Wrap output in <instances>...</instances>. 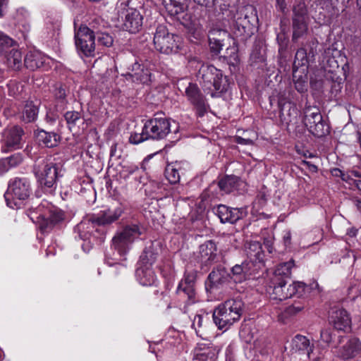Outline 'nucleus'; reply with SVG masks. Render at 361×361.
<instances>
[{"label": "nucleus", "mask_w": 361, "mask_h": 361, "mask_svg": "<svg viewBox=\"0 0 361 361\" xmlns=\"http://www.w3.org/2000/svg\"><path fill=\"white\" fill-rule=\"evenodd\" d=\"M353 182L357 188L361 191V180H353Z\"/></svg>", "instance_id": "nucleus-63"}, {"label": "nucleus", "mask_w": 361, "mask_h": 361, "mask_svg": "<svg viewBox=\"0 0 361 361\" xmlns=\"http://www.w3.org/2000/svg\"><path fill=\"white\" fill-rule=\"evenodd\" d=\"M143 227L140 224L125 226L118 231L112 238V246L121 255H125L132 243L142 234Z\"/></svg>", "instance_id": "nucleus-7"}, {"label": "nucleus", "mask_w": 361, "mask_h": 361, "mask_svg": "<svg viewBox=\"0 0 361 361\" xmlns=\"http://www.w3.org/2000/svg\"><path fill=\"white\" fill-rule=\"evenodd\" d=\"M2 63L12 70H19L23 64V55L16 48H9L0 55Z\"/></svg>", "instance_id": "nucleus-26"}, {"label": "nucleus", "mask_w": 361, "mask_h": 361, "mask_svg": "<svg viewBox=\"0 0 361 361\" xmlns=\"http://www.w3.org/2000/svg\"><path fill=\"white\" fill-rule=\"evenodd\" d=\"M214 209L222 224H233L247 215L244 208H232L224 204H219Z\"/></svg>", "instance_id": "nucleus-16"}, {"label": "nucleus", "mask_w": 361, "mask_h": 361, "mask_svg": "<svg viewBox=\"0 0 361 361\" xmlns=\"http://www.w3.org/2000/svg\"><path fill=\"white\" fill-rule=\"evenodd\" d=\"M165 176L171 184H176L180 181L179 171L174 165L170 164L166 167Z\"/></svg>", "instance_id": "nucleus-42"}, {"label": "nucleus", "mask_w": 361, "mask_h": 361, "mask_svg": "<svg viewBox=\"0 0 361 361\" xmlns=\"http://www.w3.org/2000/svg\"><path fill=\"white\" fill-rule=\"evenodd\" d=\"M33 173L41 187L53 188L59 177V168L47 159H38L34 164Z\"/></svg>", "instance_id": "nucleus-5"}, {"label": "nucleus", "mask_w": 361, "mask_h": 361, "mask_svg": "<svg viewBox=\"0 0 361 361\" xmlns=\"http://www.w3.org/2000/svg\"><path fill=\"white\" fill-rule=\"evenodd\" d=\"M97 42L99 44L109 47L113 44V38L108 33L102 32L97 35Z\"/></svg>", "instance_id": "nucleus-46"}, {"label": "nucleus", "mask_w": 361, "mask_h": 361, "mask_svg": "<svg viewBox=\"0 0 361 361\" xmlns=\"http://www.w3.org/2000/svg\"><path fill=\"white\" fill-rule=\"evenodd\" d=\"M8 0H0V18H2L7 9Z\"/></svg>", "instance_id": "nucleus-54"}, {"label": "nucleus", "mask_w": 361, "mask_h": 361, "mask_svg": "<svg viewBox=\"0 0 361 361\" xmlns=\"http://www.w3.org/2000/svg\"><path fill=\"white\" fill-rule=\"evenodd\" d=\"M239 178L235 176H226L221 178L218 183H212L208 188L209 192L212 194L213 197H218L219 193L215 192L216 189L219 188L220 195L228 194L236 190L238 185Z\"/></svg>", "instance_id": "nucleus-20"}, {"label": "nucleus", "mask_w": 361, "mask_h": 361, "mask_svg": "<svg viewBox=\"0 0 361 361\" xmlns=\"http://www.w3.org/2000/svg\"><path fill=\"white\" fill-rule=\"evenodd\" d=\"M331 173L332 176H335V177L341 178L342 176H344V172L338 168L333 169L331 171Z\"/></svg>", "instance_id": "nucleus-58"}, {"label": "nucleus", "mask_w": 361, "mask_h": 361, "mask_svg": "<svg viewBox=\"0 0 361 361\" xmlns=\"http://www.w3.org/2000/svg\"><path fill=\"white\" fill-rule=\"evenodd\" d=\"M305 302H295L291 305L286 307L284 311L281 312L279 315L280 319L284 321L286 319L298 314L305 308Z\"/></svg>", "instance_id": "nucleus-39"}, {"label": "nucleus", "mask_w": 361, "mask_h": 361, "mask_svg": "<svg viewBox=\"0 0 361 361\" xmlns=\"http://www.w3.org/2000/svg\"><path fill=\"white\" fill-rule=\"evenodd\" d=\"M92 30L85 25H81L75 33V42L77 49L85 56H93L95 44Z\"/></svg>", "instance_id": "nucleus-12"}, {"label": "nucleus", "mask_w": 361, "mask_h": 361, "mask_svg": "<svg viewBox=\"0 0 361 361\" xmlns=\"http://www.w3.org/2000/svg\"><path fill=\"white\" fill-rule=\"evenodd\" d=\"M135 275L137 281L143 286H157L158 283L157 277L151 267L141 265L137 269Z\"/></svg>", "instance_id": "nucleus-27"}, {"label": "nucleus", "mask_w": 361, "mask_h": 361, "mask_svg": "<svg viewBox=\"0 0 361 361\" xmlns=\"http://www.w3.org/2000/svg\"><path fill=\"white\" fill-rule=\"evenodd\" d=\"M329 321L338 331H345L350 328L351 323L348 313L343 308L333 309L330 313Z\"/></svg>", "instance_id": "nucleus-25"}, {"label": "nucleus", "mask_w": 361, "mask_h": 361, "mask_svg": "<svg viewBox=\"0 0 361 361\" xmlns=\"http://www.w3.org/2000/svg\"><path fill=\"white\" fill-rule=\"evenodd\" d=\"M13 40L4 32H0V55L11 47Z\"/></svg>", "instance_id": "nucleus-45"}, {"label": "nucleus", "mask_w": 361, "mask_h": 361, "mask_svg": "<svg viewBox=\"0 0 361 361\" xmlns=\"http://www.w3.org/2000/svg\"><path fill=\"white\" fill-rule=\"evenodd\" d=\"M303 123L314 136L322 137L329 133V125L323 120L319 109L307 106L304 110Z\"/></svg>", "instance_id": "nucleus-9"}, {"label": "nucleus", "mask_w": 361, "mask_h": 361, "mask_svg": "<svg viewBox=\"0 0 361 361\" xmlns=\"http://www.w3.org/2000/svg\"><path fill=\"white\" fill-rule=\"evenodd\" d=\"M47 58L38 51H30L25 56L24 64L31 71H35L43 66Z\"/></svg>", "instance_id": "nucleus-30"}, {"label": "nucleus", "mask_w": 361, "mask_h": 361, "mask_svg": "<svg viewBox=\"0 0 361 361\" xmlns=\"http://www.w3.org/2000/svg\"><path fill=\"white\" fill-rule=\"evenodd\" d=\"M152 66H153V64L148 61L142 63L136 61L132 65L131 71L137 80L143 84H147L152 80Z\"/></svg>", "instance_id": "nucleus-24"}, {"label": "nucleus", "mask_w": 361, "mask_h": 361, "mask_svg": "<svg viewBox=\"0 0 361 361\" xmlns=\"http://www.w3.org/2000/svg\"><path fill=\"white\" fill-rule=\"evenodd\" d=\"M145 124L146 134H148L150 140H160L164 139L172 131L171 121L164 115L155 114Z\"/></svg>", "instance_id": "nucleus-10"}, {"label": "nucleus", "mask_w": 361, "mask_h": 361, "mask_svg": "<svg viewBox=\"0 0 361 361\" xmlns=\"http://www.w3.org/2000/svg\"><path fill=\"white\" fill-rule=\"evenodd\" d=\"M11 169L6 158L0 159V175L7 172Z\"/></svg>", "instance_id": "nucleus-52"}, {"label": "nucleus", "mask_w": 361, "mask_h": 361, "mask_svg": "<svg viewBox=\"0 0 361 361\" xmlns=\"http://www.w3.org/2000/svg\"><path fill=\"white\" fill-rule=\"evenodd\" d=\"M197 78L204 90L210 92L212 97H220L222 93L227 92L230 86L227 77L212 65H202Z\"/></svg>", "instance_id": "nucleus-3"}, {"label": "nucleus", "mask_w": 361, "mask_h": 361, "mask_svg": "<svg viewBox=\"0 0 361 361\" xmlns=\"http://www.w3.org/2000/svg\"><path fill=\"white\" fill-rule=\"evenodd\" d=\"M64 118L68 125V128L72 130L74 129L81 121V114L78 111H68L64 114Z\"/></svg>", "instance_id": "nucleus-40"}, {"label": "nucleus", "mask_w": 361, "mask_h": 361, "mask_svg": "<svg viewBox=\"0 0 361 361\" xmlns=\"http://www.w3.org/2000/svg\"><path fill=\"white\" fill-rule=\"evenodd\" d=\"M291 240V234L290 231H287L283 235V241L286 245H288L290 243Z\"/></svg>", "instance_id": "nucleus-60"}, {"label": "nucleus", "mask_w": 361, "mask_h": 361, "mask_svg": "<svg viewBox=\"0 0 361 361\" xmlns=\"http://www.w3.org/2000/svg\"><path fill=\"white\" fill-rule=\"evenodd\" d=\"M295 87L299 92H304L307 90V85L305 81L302 80H298L295 82Z\"/></svg>", "instance_id": "nucleus-53"}, {"label": "nucleus", "mask_w": 361, "mask_h": 361, "mask_svg": "<svg viewBox=\"0 0 361 361\" xmlns=\"http://www.w3.org/2000/svg\"><path fill=\"white\" fill-rule=\"evenodd\" d=\"M140 172L139 166L135 164H129L123 166V173L125 178H128L131 175L140 173Z\"/></svg>", "instance_id": "nucleus-48"}, {"label": "nucleus", "mask_w": 361, "mask_h": 361, "mask_svg": "<svg viewBox=\"0 0 361 361\" xmlns=\"http://www.w3.org/2000/svg\"><path fill=\"white\" fill-rule=\"evenodd\" d=\"M216 257L217 246L213 240H207L200 245L196 259L202 269L214 263Z\"/></svg>", "instance_id": "nucleus-18"}, {"label": "nucleus", "mask_w": 361, "mask_h": 361, "mask_svg": "<svg viewBox=\"0 0 361 361\" xmlns=\"http://www.w3.org/2000/svg\"><path fill=\"white\" fill-rule=\"evenodd\" d=\"M221 34L226 35L227 33L225 30H212L209 32V47L212 51L216 54L220 52L223 47L221 39L217 38V35H221Z\"/></svg>", "instance_id": "nucleus-35"}, {"label": "nucleus", "mask_w": 361, "mask_h": 361, "mask_svg": "<svg viewBox=\"0 0 361 361\" xmlns=\"http://www.w3.org/2000/svg\"><path fill=\"white\" fill-rule=\"evenodd\" d=\"M24 131L21 127L14 126L4 130L1 139V150L8 152L22 147Z\"/></svg>", "instance_id": "nucleus-13"}, {"label": "nucleus", "mask_w": 361, "mask_h": 361, "mask_svg": "<svg viewBox=\"0 0 361 361\" xmlns=\"http://www.w3.org/2000/svg\"><path fill=\"white\" fill-rule=\"evenodd\" d=\"M159 253L154 247V246H149L144 250L140 256V262L142 266L151 267L157 260Z\"/></svg>", "instance_id": "nucleus-38"}, {"label": "nucleus", "mask_w": 361, "mask_h": 361, "mask_svg": "<svg viewBox=\"0 0 361 361\" xmlns=\"http://www.w3.org/2000/svg\"><path fill=\"white\" fill-rule=\"evenodd\" d=\"M9 162L11 168H15L19 166L23 161V156L21 153H16L8 157H6Z\"/></svg>", "instance_id": "nucleus-47"}, {"label": "nucleus", "mask_w": 361, "mask_h": 361, "mask_svg": "<svg viewBox=\"0 0 361 361\" xmlns=\"http://www.w3.org/2000/svg\"><path fill=\"white\" fill-rule=\"evenodd\" d=\"M235 141L238 144L244 145H252L253 143L252 140L243 138L240 136L236 137Z\"/></svg>", "instance_id": "nucleus-55"}, {"label": "nucleus", "mask_w": 361, "mask_h": 361, "mask_svg": "<svg viewBox=\"0 0 361 361\" xmlns=\"http://www.w3.org/2000/svg\"><path fill=\"white\" fill-rule=\"evenodd\" d=\"M163 4L168 15L172 18L179 21L185 26H188L192 23L191 16L186 13L187 6L185 2Z\"/></svg>", "instance_id": "nucleus-19"}, {"label": "nucleus", "mask_w": 361, "mask_h": 361, "mask_svg": "<svg viewBox=\"0 0 361 361\" xmlns=\"http://www.w3.org/2000/svg\"><path fill=\"white\" fill-rule=\"evenodd\" d=\"M247 254L250 257L261 260L263 257V250L261 243L258 241H252L248 243Z\"/></svg>", "instance_id": "nucleus-41"}, {"label": "nucleus", "mask_w": 361, "mask_h": 361, "mask_svg": "<svg viewBox=\"0 0 361 361\" xmlns=\"http://www.w3.org/2000/svg\"><path fill=\"white\" fill-rule=\"evenodd\" d=\"M219 346L209 341L197 343L192 350V361H216Z\"/></svg>", "instance_id": "nucleus-14"}, {"label": "nucleus", "mask_w": 361, "mask_h": 361, "mask_svg": "<svg viewBox=\"0 0 361 361\" xmlns=\"http://www.w3.org/2000/svg\"><path fill=\"white\" fill-rule=\"evenodd\" d=\"M116 148H117V144H114L111 145V150H110V156L111 157H120L119 154H116Z\"/></svg>", "instance_id": "nucleus-59"}, {"label": "nucleus", "mask_w": 361, "mask_h": 361, "mask_svg": "<svg viewBox=\"0 0 361 361\" xmlns=\"http://www.w3.org/2000/svg\"><path fill=\"white\" fill-rule=\"evenodd\" d=\"M293 19L307 20V9L304 3L300 2L293 7Z\"/></svg>", "instance_id": "nucleus-44"}, {"label": "nucleus", "mask_w": 361, "mask_h": 361, "mask_svg": "<svg viewBox=\"0 0 361 361\" xmlns=\"http://www.w3.org/2000/svg\"><path fill=\"white\" fill-rule=\"evenodd\" d=\"M233 26L238 32L240 35L247 32V30L250 27V17L247 15V8H242L237 10L233 16Z\"/></svg>", "instance_id": "nucleus-28"}, {"label": "nucleus", "mask_w": 361, "mask_h": 361, "mask_svg": "<svg viewBox=\"0 0 361 361\" xmlns=\"http://www.w3.org/2000/svg\"><path fill=\"white\" fill-rule=\"evenodd\" d=\"M156 50L164 54H176L180 49L178 36L169 32L166 26L159 25L156 29L153 39Z\"/></svg>", "instance_id": "nucleus-8"}, {"label": "nucleus", "mask_w": 361, "mask_h": 361, "mask_svg": "<svg viewBox=\"0 0 361 361\" xmlns=\"http://www.w3.org/2000/svg\"><path fill=\"white\" fill-rule=\"evenodd\" d=\"M30 184L27 178H16L10 181L4 196L7 202L9 196H12L13 199L23 200L30 196Z\"/></svg>", "instance_id": "nucleus-15"}, {"label": "nucleus", "mask_w": 361, "mask_h": 361, "mask_svg": "<svg viewBox=\"0 0 361 361\" xmlns=\"http://www.w3.org/2000/svg\"><path fill=\"white\" fill-rule=\"evenodd\" d=\"M142 25V16L140 11L133 8L126 9L123 28L130 33H135Z\"/></svg>", "instance_id": "nucleus-22"}, {"label": "nucleus", "mask_w": 361, "mask_h": 361, "mask_svg": "<svg viewBox=\"0 0 361 361\" xmlns=\"http://www.w3.org/2000/svg\"><path fill=\"white\" fill-rule=\"evenodd\" d=\"M143 227L140 224L125 226L118 231L112 238V246L121 255H125L132 243L142 234Z\"/></svg>", "instance_id": "nucleus-6"}, {"label": "nucleus", "mask_w": 361, "mask_h": 361, "mask_svg": "<svg viewBox=\"0 0 361 361\" xmlns=\"http://www.w3.org/2000/svg\"><path fill=\"white\" fill-rule=\"evenodd\" d=\"M361 352V342L357 338H347V341L338 349L337 355L343 360L355 357Z\"/></svg>", "instance_id": "nucleus-23"}, {"label": "nucleus", "mask_w": 361, "mask_h": 361, "mask_svg": "<svg viewBox=\"0 0 361 361\" xmlns=\"http://www.w3.org/2000/svg\"><path fill=\"white\" fill-rule=\"evenodd\" d=\"M38 106L32 101L27 102L23 111L22 119L26 123L34 121L39 112Z\"/></svg>", "instance_id": "nucleus-37"}, {"label": "nucleus", "mask_w": 361, "mask_h": 361, "mask_svg": "<svg viewBox=\"0 0 361 361\" xmlns=\"http://www.w3.org/2000/svg\"><path fill=\"white\" fill-rule=\"evenodd\" d=\"M318 42L315 39H312L308 43L309 49L305 47L300 48L295 56L294 66H307L310 61L314 59L317 51Z\"/></svg>", "instance_id": "nucleus-21"}, {"label": "nucleus", "mask_w": 361, "mask_h": 361, "mask_svg": "<svg viewBox=\"0 0 361 361\" xmlns=\"http://www.w3.org/2000/svg\"><path fill=\"white\" fill-rule=\"evenodd\" d=\"M150 140L148 134H146L145 124L142 127V132L140 133H133L129 137V142L133 145H138L145 140Z\"/></svg>", "instance_id": "nucleus-43"}, {"label": "nucleus", "mask_w": 361, "mask_h": 361, "mask_svg": "<svg viewBox=\"0 0 361 361\" xmlns=\"http://www.w3.org/2000/svg\"><path fill=\"white\" fill-rule=\"evenodd\" d=\"M355 205H356L357 210L361 212V200H356Z\"/></svg>", "instance_id": "nucleus-64"}, {"label": "nucleus", "mask_w": 361, "mask_h": 361, "mask_svg": "<svg viewBox=\"0 0 361 361\" xmlns=\"http://www.w3.org/2000/svg\"><path fill=\"white\" fill-rule=\"evenodd\" d=\"M320 338L322 341L327 344L331 343L332 340V333L331 329H323L320 333Z\"/></svg>", "instance_id": "nucleus-51"}, {"label": "nucleus", "mask_w": 361, "mask_h": 361, "mask_svg": "<svg viewBox=\"0 0 361 361\" xmlns=\"http://www.w3.org/2000/svg\"><path fill=\"white\" fill-rule=\"evenodd\" d=\"M36 136L39 142L47 147H56L60 141V135L54 132L41 130L37 132Z\"/></svg>", "instance_id": "nucleus-32"}, {"label": "nucleus", "mask_w": 361, "mask_h": 361, "mask_svg": "<svg viewBox=\"0 0 361 361\" xmlns=\"http://www.w3.org/2000/svg\"><path fill=\"white\" fill-rule=\"evenodd\" d=\"M276 7L279 8V9L281 12H284L286 8V4L285 0H276Z\"/></svg>", "instance_id": "nucleus-57"}, {"label": "nucleus", "mask_w": 361, "mask_h": 361, "mask_svg": "<svg viewBox=\"0 0 361 361\" xmlns=\"http://www.w3.org/2000/svg\"><path fill=\"white\" fill-rule=\"evenodd\" d=\"M290 350L293 353H306L310 355L312 351L309 339L302 335H296L291 341Z\"/></svg>", "instance_id": "nucleus-31"}, {"label": "nucleus", "mask_w": 361, "mask_h": 361, "mask_svg": "<svg viewBox=\"0 0 361 361\" xmlns=\"http://www.w3.org/2000/svg\"><path fill=\"white\" fill-rule=\"evenodd\" d=\"M195 3L201 6H204L205 8L209 7L214 0H193Z\"/></svg>", "instance_id": "nucleus-56"}, {"label": "nucleus", "mask_w": 361, "mask_h": 361, "mask_svg": "<svg viewBox=\"0 0 361 361\" xmlns=\"http://www.w3.org/2000/svg\"><path fill=\"white\" fill-rule=\"evenodd\" d=\"M308 31L307 20L293 19V35L292 41L297 42L299 39L304 37Z\"/></svg>", "instance_id": "nucleus-34"}, {"label": "nucleus", "mask_w": 361, "mask_h": 361, "mask_svg": "<svg viewBox=\"0 0 361 361\" xmlns=\"http://www.w3.org/2000/svg\"><path fill=\"white\" fill-rule=\"evenodd\" d=\"M264 244V246L267 248L269 252L271 253L272 252V250H273L271 241V240H265Z\"/></svg>", "instance_id": "nucleus-62"}, {"label": "nucleus", "mask_w": 361, "mask_h": 361, "mask_svg": "<svg viewBox=\"0 0 361 361\" xmlns=\"http://www.w3.org/2000/svg\"><path fill=\"white\" fill-rule=\"evenodd\" d=\"M243 303L240 300L231 299L225 301L216 308L213 319L219 329H228L238 321L243 311Z\"/></svg>", "instance_id": "nucleus-4"}, {"label": "nucleus", "mask_w": 361, "mask_h": 361, "mask_svg": "<svg viewBox=\"0 0 361 361\" xmlns=\"http://www.w3.org/2000/svg\"><path fill=\"white\" fill-rule=\"evenodd\" d=\"M203 317L200 314L195 315L193 319L192 326L195 329L197 335H199L201 332V329L203 326Z\"/></svg>", "instance_id": "nucleus-49"}, {"label": "nucleus", "mask_w": 361, "mask_h": 361, "mask_svg": "<svg viewBox=\"0 0 361 361\" xmlns=\"http://www.w3.org/2000/svg\"><path fill=\"white\" fill-rule=\"evenodd\" d=\"M66 87L63 85H59L56 87L54 95L57 99L64 102L66 101Z\"/></svg>", "instance_id": "nucleus-50"}, {"label": "nucleus", "mask_w": 361, "mask_h": 361, "mask_svg": "<svg viewBox=\"0 0 361 361\" xmlns=\"http://www.w3.org/2000/svg\"><path fill=\"white\" fill-rule=\"evenodd\" d=\"M125 207L121 203H116L101 211L98 214H93L78 224L74 231L78 238L84 241L88 240L92 233V229L97 226L109 225L116 221L123 214Z\"/></svg>", "instance_id": "nucleus-2"}, {"label": "nucleus", "mask_w": 361, "mask_h": 361, "mask_svg": "<svg viewBox=\"0 0 361 361\" xmlns=\"http://www.w3.org/2000/svg\"><path fill=\"white\" fill-rule=\"evenodd\" d=\"M196 278L195 271H185L177 287L176 294L186 305H192L198 301L195 287Z\"/></svg>", "instance_id": "nucleus-11"}, {"label": "nucleus", "mask_w": 361, "mask_h": 361, "mask_svg": "<svg viewBox=\"0 0 361 361\" xmlns=\"http://www.w3.org/2000/svg\"><path fill=\"white\" fill-rule=\"evenodd\" d=\"M293 267L294 261L290 260L279 264L275 269L270 283L267 288V292L271 300L281 301L295 295L302 297L306 291L310 289L317 290V293L322 291L316 281L312 282L310 286L302 282H294L287 286L288 281L291 275V269Z\"/></svg>", "instance_id": "nucleus-1"}, {"label": "nucleus", "mask_w": 361, "mask_h": 361, "mask_svg": "<svg viewBox=\"0 0 361 361\" xmlns=\"http://www.w3.org/2000/svg\"><path fill=\"white\" fill-rule=\"evenodd\" d=\"M64 217L65 214L62 210L52 207L47 214L42 215L44 222L42 224V228L45 230L51 228L54 225L63 221Z\"/></svg>", "instance_id": "nucleus-29"}, {"label": "nucleus", "mask_w": 361, "mask_h": 361, "mask_svg": "<svg viewBox=\"0 0 361 361\" xmlns=\"http://www.w3.org/2000/svg\"><path fill=\"white\" fill-rule=\"evenodd\" d=\"M228 279V274L224 268L218 267L214 269L208 276L209 288H218L219 286L224 283Z\"/></svg>", "instance_id": "nucleus-33"}, {"label": "nucleus", "mask_w": 361, "mask_h": 361, "mask_svg": "<svg viewBox=\"0 0 361 361\" xmlns=\"http://www.w3.org/2000/svg\"><path fill=\"white\" fill-rule=\"evenodd\" d=\"M185 95L190 104L195 108L198 116H204L208 105L198 86L195 83L189 82L185 88Z\"/></svg>", "instance_id": "nucleus-17"}, {"label": "nucleus", "mask_w": 361, "mask_h": 361, "mask_svg": "<svg viewBox=\"0 0 361 361\" xmlns=\"http://www.w3.org/2000/svg\"><path fill=\"white\" fill-rule=\"evenodd\" d=\"M251 58H253L255 59H259V61L263 60L262 56L260 54V53L255 52V51H253L251 54Z\"/></svg>", "instance_id": "nucleus-61"}, {"label": "nucleus", "mask_w": 361, "mask_h": 361, "mask_svg": "<svg viewBox=\"0 0 361 361\" xmlns=\"http://www.w3.org/2000/svg\"><path fill=\"white\" fill-rule=\"evenodd\" d=\"M249 271V263L247 262H243L241 264H235L231 269V278L235 282L240 283L245 280Z\"/></svg>", "instance_id": "nucleus-36"}]
</instances>
